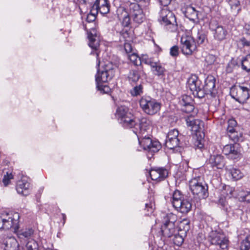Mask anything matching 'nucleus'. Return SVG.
Segmentation results:
<instances>
[{"instance_id": "nucleus-1", "label": "nucleus", "mask_w": 250, "mask_h": 250, "mask_svg": "<svg viewBox=\"0 0 250 250\" xmlns=\"http://www.w3.org/2000/svg\"><path fill=\"white\" fill-rule=\"evenodd\" d=\"M215 82L216 80L214 76L208 75L205 79L204 87H202L201 81L197 76L194 75L188 78V83L194 96L201 99L204 97L205 95H210L212 97L215 96Z\"/></svg>"}, {"instance_id": "nucleus-2", "label": "nucleus", "mask_w": 250, "mask_h": 250, "mask_svg": "<svg viewBox=\"0 0 250 250\" xmlns=\"http://www.w3.org/2000/svg\"><path fill=\"white\" fill-rule=\"evenodd\" d=\"M189 188L195 199H204L208 196V186L201 176L191 179L189 181Z\"/></svg>"}, {"instance_id": "nucleus-3", "label": "nucleus", "mask_w": 250, "mask_h": 250, "mask_svg": "<svg viewBox=\"0 0 250 250\" xmlns=\"http://www.w3.org/2000/svg\"><path fill=\"white\" fill-rule=\"evenodd\" d=\"M20 215L18 212L5 213L0 216V229H12L16 232L19 229Z\"/></svg>"}, {"instance_id": "nucleus-4", "label": "nucleus", "mask_w": 250, "mask_h": 250, "mask_svg": "<svg viewBox=\"0 0 250 250\" xmlns=\"http://www.w3.org/2000/svg\"><path fill=\"white\" fill-rule=\"evenodd\" d=\"M158 20L162 25L166 26V29L170 30L171 31L177 30V25L175 24L176 22L175 17L167 7L162 8L159 13Z\"/></svg>"}, {"instance_id": "nucleus-5", "label": "nucleus", "mask_w": 250, "mask_h": 250, "mask_svg": "<svg viewBox=\"0 0 250 250\" xmlns=\"http://www.w3.org/2000/svg\"><path fill=\"white\" fill-rule=\"evenodd\" d=\"M139 103L143 111L149 115H155L161 109V104L149 96L142 97L140 100Z\"/></svg>"}, {"instance_id": "nucleus-6", "label": "nucleus", "mask_w": 250, "mask_h": 250, "mask_svg": "<svg viewBox=\"0 0 250 250\" xmlns=\"http://www.w3.org/2000/svg\"><path fill=\"white\" fill-rule=\"evenodd\" d=\"M116 66L111 62L105 64L102 70L98 69L95 81L97 86L99 83H106L112 79L115 75Z\"/></svg>"}, {"instance_id": "nucleus-7", "label": "nucleus", "mask_w": 250, "mask_h": 250, "mask_svg": "<svg viewBox=\"0 0 250 250\" xmlns=\"http://www.w3.org/2000/svg\"><path fill=\"white\" fill-rule=\"evenodd\" d=\"M177 219V216L173 213L167 214L164 218V223L161 227V231L164 236L169 238L176 233L177 229L175 223Z\"/></svg>"}, {"instance_id": "nucleus-8", "label": "nucleus", "mask_w": 250, "mask_h": 250, "mask_svg": "<svg viewBox=\"0 0 250 250\" xmlns=\"http://www.w3.org/2000/svg\"><path fill=\"white\" fill-rule=\"evenodd\" d=\"M116 116L119 122L125 127H132L134 124L135 118L129 111L128 108L125 106L118 107L116 110Z\"/></svg>"}, {"instance_id": "nucleus-9", "label": "nucleus", "mask_w": 250, "mask_h": 250, "mask_svg": "<svg viewBox=\"0 0 250 250\" xmlns=\"http://www.w3.org/2000/svg\"><path fill=\"white\" fill-rule=\"evenodd\" d=\"M151 124V121L147 118L142 117L140 119L135 118L134 124H132V127L130 128L137 135L138 138H140L146 135V132Z\"/></svg>"}, {"instance_id": "nucleus-10", "label": "nucleus", "mask_w": 250, "mask_h": 250, "mask_svg": "<svg viewBox=\"0 0 250 250\" xmlns=\"http://www.w3.org/2000/svg\"><path fill=\"white\" fill-rule=\"evenodd\" d=\"M140 145L147 152L153 153L158 152L161 148V145L157 140H153L149 137L145 135L142 138H138Z\"/></svg>"}, {"instance_id": "nucleus-11", "label": "nucleus", "mask_w": 250, "mask_h": 250, "mask_svg": "<svg viewBox=\"0 0 250 250\" xmlns=\"http://www.w3.org/2000/svg\"><path fill=\"white\" fill-rule=\"evenodd\" d=\"M232 97L240 103H244L250 97V88L239 85L232 87L230 89Z\"/></svg>"}, {"instance_id": "nucleus-12", "label": "nucleus", "mask_w": 250, "mask_h": 250, "mask_svg": "<svg viewBox=\"0 0 250 250\" xmlns=\"http://www.w3.org/2000/svg\"><path fill=\"white\" fill-rule=\"evenodd\" d=\"M209 240L212 245L219 246L222 250H227L228 248V239L223 234L216 231L210 232Z\"/></svg>"}, {"instance_id": "nucleus-13", "label": "nucleus", "mask_w": 250, "mask_h": 250, "mask_svg": "<svg viewBox=\"0 0 250 250\" xmlns=\"http://www.w3.org/2000/svg\"><path fill=\"white\" fill-rule=\"evenodd\" d=\"M109 11L110 4L107 0H96L91 7L90 13L95 19L96 15L98 13L104 15L108 13Z\"/></svg>"}, {"instance_id": "nucleus-14", "label": "nucleus", "mask_w": 250, "mask_h": 250, "mask_svg": "<svg viewBox=\"0 0 250 250\" xmlns=\"http://www.w3.org/2000/svg\"><path fill=\"white\" fill-rule=\"evenodd\" d=\"M87 38L89 40V46L94 50L91 54L96 56L98 61L97 65L99 67L100 62L98 58L99 52L97 50L101 41L99 32H87Z\"/></svg>"}, {"instance_id": "nucleus-15", "label": "nucleus", "mask_w": 250, "mask_h": 250, "mask_svg": "<svg viewBox=\"0 0 250 250\" xmlns=\"http://www.w3.org/2000/svg\"><path fill=\"white\" fill-rule=\"evenodd\" d=\"M142 62L150 65L154 75L158 77H163L165 75L166 69L159 62H154L152 58H143Z\"/></svg>"}, {"instance_id": "nucleus-16", "label": "nucleus", "mask_w": 250, "mask_h": 250, "mask_svg": "<svg viewBox=\"0 0 250 250\" xmlns=\"http://www.w3.org/2000/svg\"><path fill=\"white\" fill-rule=\"evenodd\" d=\"M182 51L186 55H191L196 50V45L193 37L190 36H182L181 38Z\"/></svg>"}, {"instance_id": "nucleus-17", "label": "nucleus", "mask_w": 250, "mask_h": 250, "mask_svg": "<svg viewBox=\"0 0 250 250\" xmlns=\"http://www.w3.org/2000/svg\"><path fill=\"white\" fill-rule=\"evenodd\" d=\"M140 6V5L136 3H132L130 5V16L133 21L137 24L142 23L145 19V14Z\"/></svg>"}, {"instance_id": "nucleus-18", "label": "nucleus", "mask_w": 250, "mask_h": 250, "mask_svg": "<svg viewBox=\"0 0 250 250\" xmlns=\"http://www.w3.org/2000/svg\"><path fill=\"white\" fill-rule=\"evenodd\" d=\"M180 145L179 131L177 129H173L170 130L167 134L165 145L169 149H172Z\"/></svg>"}, {"instance_id": "nucleus-19", "label": "nucleus", "mask_w": 250, "mask_h": 250, "mask_svg": "<svg viewBox=\"0 0 250 250\" xmlns=\"http://www.w3.org/2000/svg\"><path fill=\"white\" fill-rule=\"evenodd\" d=\"M222 151L225 155L228 156L229 158L231 159H237L240 155L239 145L237 144L226 145L224 146Z\"/></svg>"}, {"instance_id": "nucleus-20", "label": "nucleus", "mask_w": 250, "mask_h": 250, "mask_svg": "<svg viewBox=\"0 0 250 250\" xmlns=\"http://www.w3.org/2000/svg\"><path fill=\"white\" fill-rule=\"evenodd\" d=\"M149 175L152 180L161 181L167 176L168 171L163 167L155 168L150 170Z\"/></svg>"}, {"instance_id": "nucleus-21", "label": "nucleus", "mask_w": 250, "mask_h": 250, "mask_svg": "<svg viewBox=\"0 0 250 250\" xmlns=\"http://www.w3.org/2000/svg\"><path fill=\"white\" fill-rule=\"evenodd\" d=\"M0 247L3 250H18L19 244L14 237H10L3 240Z\"/></svg>"}, {"instance_id": "nucleus-22", "label": "nucleus", "mask_w": 250, "mask_h": 250, "mask_svg": "<svg viewBox=\"0 0 250 250\" xmlns=\"http://www.w3.org/2000/svg\"><path fill=\"white\" fill-rule=\"evenodd\" d=\"M29 183L24 178L18 182L16 190L18 193L27 196L29 193Z\"/></svg>"}, {"instance_id": "nucleus-23", "label": "nucleus", "mask_w": 250, "mask_h": 250, "mask_svg": "<svg viewBox=\"0 0 250 250\" xmlns=\"http://www.w3.org/2000/svg\"><path fill=\"white\" fill-rule=\"evenodd\" d=\"M186 123L188 126L191 127L192 131L197 132L199 131L203 126V122L199 119H195L192 116H188L186 118Z\"/></svg>"}, {"instance_id": "nucleus-24", "label": "nucleus", "mask_w": 250, "mask_h": 250, "mask_svg": "<svg viewBox=\"0 0 250 250\" xmlns=\"http://www.w3.org/2000/svg\"><path fill=\"white\" fill-rule=\"evenodd\" d=\"M209 162L212 167L221 169L225 166L224 158L221 155L211 156Z\"/></svg>"}, {"instance_id": "nucleus-25", "label": "nucleus", "mask_w": 250, "mask_h": 250, "mask_svg": "<svg viewBox=\"0 0 250 250\" xmlns=\"http://www.w3.org/2000/svg\"><path fill=\"white\" fill-rule=\"evenodd\" d=\"M185 16L191 21L196 22L199 19V13L195 9L191 6H188L183 11Z\"/></svg>"}, {"instance_id": "nucleus-26", "label": "nucleus", "mask_w": 250, "mask_h": 250, "mask_svg": "<svg viewBox=\"0 0 250 250\" xmlns=\"http://www.w3.org/2000/svg\"><path fill=\"white\" fill-rule=\"evenodd\" d=\"M121 36L125 39L124 49L127 54L132 52V47L130 42L133 41V38H130L129 35H132L134 32H120Z\"/></svg>"}, {"instance_id": "nucleus-27", "label": "nucleus", "mask_w": 250, "mask_h": 250, "mask_svg": "<svg viewBox=\"0 0 250 250\" xmlns=\"http://www.w3.org/2000/svg\"><path fill=\"white\" fill-rule=\"evenodd\" d=\"M191 204L187 199H184L179 206H176L174 208L178 211L182 213H187L191 208Z\"/></svg>"}, {"instance_id": "nucleus-28", "label": "nucleus", "mask_w": 250, "mask_h": 250, "mask_svg": "<svg viewBox=\"0 0 250 250\" xmlns=\"http://www.w3.org/2000/svg\"><path fill=\"white\" fill-rule=\"evenodd\" d=\"M15 232L17 233L20 239L29 238L33 234L34 230L32 228H25L20 230L18 229Z\"/></svg>"}, {"instance_id": "nucleus-29", "label": "nucleus", "mask_w": 250, "mask_h": 250, "mask_svg": "<svg viewBox=\"0 0 250 250\" xmlns=\"http://www.w3.org/2000/svg\"><path fill=\"white\" fill-rule=\"evenodd\" d=\"M184 199V196L181 192L178 190H176L173 193L171 203L173 207L175 208L176 206H179Z\"/></svg>"}, {"instance_id": "nucleus-30", "label": "nucleus", "mask_w": 250, "mask_h": 250, "mask_svg": "<svg viewBox=\"0 0 250 250\" xmlns=\"http://www.w3.org/2000/svg\"><path fill=\"white\" fill-rule=\"evenodd\" d=\"M178 231L185 232L187 234V232L190 229V222L187 219H183L179 223Z\"/></svg>"}, {"instance_id": "nucleus-31", "label": "nucleus", "mask_w": 250, "mask_h": 250, "mask_svg": "<svg viewBox=\"0 0 250 250\" xmlns=\"http://www.w3.org/2000/svg\"><path fill=\"white\" fill-rule=\"evenodd\" d=\"M187 235L185 232H181L178 231V233H176L173 235L174 238L173 239V243L178 246H181L184 242V238Z\"/></svg>"}, {"instance_id": "nucleus-32", "label": "nucleus", "mask_w": 250, "mask_h": 250, "mask_svg": "<svg viewBox=\"0 0 250 250\" xmlns=\"http://www.w3.org/2000/svg\"><path fill=\"white\" fill-rule=\"evenodd\" d=\"M140 78L138 70L135 69L131 70L128 75V81L130 83H136Z\"/></svg>"}, {"instance_id": "nucleus-33", "label": "nucleus", "mask_w": 250, "mask_h": 250, "mask_svg": "<svg viewBox=\"0 0 250 250\" xmlns=\"http://www.w3.org/2000/svg\"><path fill=\"white\" fill-rule=\"evenodd\" d=\"M23 250H39L38 244L32 239L27 242L25 246L23 248Z\"/></svg>"}, {"instance_id": "nucleus-34", "label": "nucleus", "mask_w": 250, "mask_h": 250, "mask_svg": "<svg viewBox=\"0 0 250 250\" xmlns=\"http://www.w3.org/2000/svg\"><path fill=\"white\" fill-rule=\"evenodd\" d=\"M132 96H138L143 93V86L142 84H138L133 87L130 91Z\"/></svg>"}, {"instance_id": "nucleus-35", "label": "nucleus", "mask_w": 250, "mask_h": 250, "mask_svg": "<svg viewBox=\"0 0 250 250\" xmlns=\"http://www.w3.org/2000/svg\"><path fill=\"white\" fill-rule=\"evenodd\" d=\"M192 103H193V101L191 97L187 95L182 96L179 101V104L181 107L186 106Z\"/></svg>"}, {"instance_id": "nucleus-36", "label": "nucleus", "mask_w": 250, "mask_h": 250, "mask_svg": "<svg viewBox=\"0 0 250 250\" xmlns=\"http://www.w3.org/2000/svg\"><path fill=\"white\" fill-rule=\"evenodd\" d=\"M229 3L232 10H236V14L238 13L241 10L239 0H229Z\"/></svg>"}, {"instance_id": "nucleus-37", "label": "nucleus", "mask_w": 250, "mask_h": 250, "mask_svg": "<svg viewBox=\"0 0 250 250\" xmlns=\"http://www.w3.org/2000/svg\"><path fill=\"white\" fill-rule=\"evenodd\" d=\"M195 34L192 37L193 38L194 42L196 41L198 44H202L206 38V36L202 32H195Z\"/></svg>"}, {"instance_id": "nucleus-38", "label": "nucleus", "mask_w": 250, "mask_h": 250, "mask_svg": "<svg viewBox=\"0 0 250 250\" xmlns=\"http://www.w3.org/2000/svg\"><path fill=\"white\" fill-rule=\"evenodd\" d=\"M125 14L124 15L123 19L122 21V25L125 27H130L132 28V23L130 22V18L127 13L125 11Z\"/></svg>"}, {"instance_id": "nucleus-39", "label": "nucleus", "mask_w": 250, "mask_h": 250, "mask_svg": "<svg viewBox=\"0 0 250 250\" xmlns=\"http://www.w3.org/2000/svg\"><path fill=\"white\" fill-rule=\"evenodd\" d=\"M128 58L135 65H139L141 64L142 61L140 58L135 53L128 55Z\"/></svg>"}, {"instance_id": "nucleus-40", "label": "nucleus", "mask_w": 250, "mask_h": 250, "mask_svg": "<svg viewBox=\"0 0 250 250\" xmlns=\"http://www.w3.org/2000/svg\"><path fill=\"white\" fill-rule=\"evenodd\" d=\"M240 250H250V235L241 242Z\"/></svg>"}, {"instance_id": "nucleus-41", "label": "nucleus", "mask_w": 250, "mask_h": 250, "mask_svg": "<svg viewBox=\"0 0 250 250\" xmlns=\"http://www.w3.org/2000/svg\"><path fill=\"white\" fill-rule=\"evenodd\" d=\"M228 134L229 138L234 142L239 141L242 137V134L236 132L235 130L233 132L228 133Z\"/></svg>"}, {"instance_id": "nucleus-42", "label": "nucleus", "mask_w": 250, "mask_h": 250, "mask_svg": "<svg viewBox=\"0 0 250 250\" xmlns=\"http://www.w3.org/2000/svg\"><path fill=\"white\" fill-rule=\"evenodd\" d=\"M236 125H237V122L234 119H229L228 122V127H227L228 133L233 132V131H235V127H236Z\"/></svg>"}, {"instance_id": "nucleus-43", "label": "nucleus", "mask_w": 250, "mask_h": 250, "mask_svg": "<svg viewBox=\"0 0 250 250\" xmlns=\"http://www.w3.org/2000/svg\"><path fill=\"white\" fill-rule=\"evenodd\" d=\"M230 173L232 178L235 180H239L243 176V174L240 171V170L236 168L232 169L231 170Z\"/></svg>"}, {"instance_id": "nucleus-44", "label": "nucleus", "mask_w": 250, "mask_h": 250, "mask_svg": "<svg viewBox=\"0 0 250 250\" xmlns=\"http://www.w3.org/2000/svg\"><path fill=\"white\" fill-rule=\"evenodd\" d=\"M104 83H99V86H97V87L98 90L100 91L101 92L103 93H108L110 89L108 86L106 84H104Z\"/></svg>"}, {"instance_id": "nucleus-45", "label": "nucleus", "mask_w": 250, "mask_h": 250, "mask_svg": "<svg viewBox=\"0 0 250 250\" xmlns=\"http://www.w3.org/2000/svg\"><path fill=\"white\" fill-rule=\"evenodd\" d=\"M13 178V176L12 173H7L6 175H4L2 179V183L4 186H7L9 183L11 179Z\"/></svg>"}, {"instance_id": "nucleus-46", "label": "nucleus", "mask_w": 250, "mask_h": 250, "mask_svg": "<svg viewBox=\"0 0 250 250\" xmlns=\"http://www.w3.org/2000/svg\"><path fill=\"white\" fill-rule=\"evenodd\" d=\"M223 188L224 190L226 191V192H224L223 193L225 194H226L227 195L229 196V197H230L231 196H234L235 194L234 192H235L234 190L232 188L230 187L229 186L225 185L223 186Z\"/></svg>"}, {"instance_id": "nucleus-47", "label": "nucleus", "mask_w": 250, "mask_h": 250, "mask_svg": "<svg viewBox=\"0 0 250 250\" xmlns=\"http://www.w3.org/2000/svg\"><path fill=\"white\" fill-rule=\"evenodd\" d=\"M194 109V106L193 105V103L188 104L186 106L181 107V110L186 113H190L193 111Z\"/></svg>"}, {"instance_id": "nucleus-48", "label": "nucleus", "mask_w": 250, "mask_h": 250, "mask_svg": "<svg viewBox=\"0 0 250 250\" xmlns=\"http://www.w3.org/2000/svg\"><path fill=\"white\" fill-rule=\"evenodd\" d=\"M170 54L172 57H176L179 54V48L175 45L171 47L170 50Z\"/></svg>"}, {"instance_id": "nucleus-49", "label": "nucleus", "mask_w": 250, "mask_h": 250, "mask_svg": "<svg viewBox=\"0 0 250 250\" xmlns=\"http://www.w3.org/2000/svg\"><path fill=\"white\" fill-rule=\"evenodd\" d=\"M206 60L210 64L213 63L216 60V57L213 55L209 54L207 56Z\"/></svg>"}, {"instance_id": "nucleus-50", "label": "nucleus", "mask_w": 250, "mask_h": 250, "mask_svg": "<svg viewBox=\"0 0 250 250\" xmlns=\"http://www.w3.org/2000/svg\"><path fill=\"white\" fill-rule=\"evenodd\" d=\"M226 32H214V37L218 40H222L226 37Z\"/></svg>"}, {"instance_id": "nucleus-51", "label": "nucleus", "mask_w": 250, "mask_h": 250, "mask_svg": "<svg viewBox=\"0 0 250 250\" xmlns=\"http://www.w3.org/2000/svg\"><path fill=\"white\" fill-rule=\"evenodd\" d=\"M246 195V191H244L243 189H241L239 190L237 195L241 201H244Z\"/></svg>"}, {"instance_id": "nucleus-52", "label": "nucleus", "mask_w": 250, "mask_h": 250, "mask_svg": "<svg viewBox=\"0 0 250 250\" xmlns=\"http://www.w3.org/2000/svg\"><path fill=\"white\" fill-rule=\"evenodd\" d=\"M248 62V60L247 59H244L242 61V67L243 69L248 71H250V65L249 66H247L245 65V63Z\"/></svg>"}, {"instance_id": "nucleus-53", "label": "nucleus", "mask_w": 250, "mask_h": 250, "mask_svg": "<svg viewBox=\"0 0 250 250\" xmlns=\"http://www.w3.org/2000/svg\"><path fill=\"white\" fill-rule=\"evenodd\" d=\"M148 212L152 213L153 210V205L152 203L146 204V208Z\"/></svg>"}, {"instance_id": "nucleus-54", "label": "nucleus", "mask_w": 250, "mask_h": 250, "mask_svg": "<svg viewBox=\"0 0 250 250\" xmlns=\"http://www.w3.org/2000/svg\"><path fill=\"white\" fill-rule=\"evenodd\" d=\"M160 3L164 7H167L171 1V0H159Z\"/></svg>"}, {"instance_id": "nucleus-55", "label": "nucleus", "mask_w": 250, "mask_h": 250, "mask_svg": "<svg viewBox=\"0 0 250 250\" xmlns=\"http://www.w3.org/2000/svg\"><path fill=\"white\" fill-rule=\"evenodd\" d=\"M194 146L195 148L201 149L204 147V144L201 143V141L197 140L194 143Z\"/></svg>"}, {"instance_id": "nucleus-56", "label": "nucleus", "mask_w": 250, "mask_h": 250, "mask_svg": "<svg viewBox=\"0 0 250 250\" xmlns=\"http://www.w3.org/2000/svg\"><path fill=\"white\" fill-rule=\"evenodd\" d=\"M241 42L243 46H250V42L247 41L245 38H243L241 39Z\"/></svg>"}, {"instance_id": "nucleus-57", "label": "nucleus", "mask_w": 250, "mask_h": 250, "mask_svg": "<svg viewBox=\"0 0 250 250\" xmlns=\"http://www.w3.org/2000/svg\"><path fill=\"white\" fill-rule=\"evenodd\" d=\"M244 201L250 203V191H246V195L244 198Z\"/></svg>"}, {"instance_id": "nucleus-58", "label": "nucleus", "mask_w": 250, "mask_h": 250, "mask_svg": "<svg viewBox=\"0 0 250 250\" xmlns=\"http://www.w3.org/2000/svg\"><path fill=\"white\" fill-rule=\"evenodd\" d=\"M235 65V63L234 60H232L231 61L228 63L227 71H229V67H231L234 66Z\"/></svg>"}, {"instance_id": "nucleus-59", "label": "nucleus", "mask_w": 250, "mask_h": 250, "mask_svg": "<svg viewBox=\"0 0 250 250\" xmlns=\"http://www.w3.org/2000/svg\"><path fill=\"white\" fill-rule=\"evenodd\" d=\"M79 1L81 2H83L84 4H91L94 0H79Z\"/></svg>"}, {"instance_id": "nucleus-60", "label": "nucleus", "mask_w": 250, "mask_h": 250, "mask_svg": "<svg viewBox=\"0 0 250 250\" xmlns=\"http://www.w3.org/2000/svg\"><path fill=\"white\" fill-rule=\"evenodd\" d=\"M244 29L247 31H250V25L246 24L244 26Z\"/></svg>"}]
</instances>
